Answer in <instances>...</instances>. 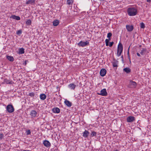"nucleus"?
Masks as SVG:
<instances>
[{"mask_svg":"<svg viewBox=\"0 0 151 151\" xmlns=\"http://www.w3.org/2000/svg\"><path fill=\"white\" fill-rule=\"evenodd\" d=\"M56 88H58V86H56Z\"/></svg>","mask_w":151,"mask_h":151,"instance_id":"nucleus-45","label":"nucleus"},{"mask_svg":"<svg viewBox=\"0 0 151 151\" xmlns=\"http://www.w3.org/2000/svg\"><path fill=\"white\" fill-rule=\"evenodd\" d=\"M128 14L129 16H134L136 15L137 13V10L134 8H129L127 9Z\"/></svg>","mask_w":151,"mask_h":151,"instance_id":"nucleus-1","label":"nucleus"},{"mask_svg":"<svg viewBox=\"0 0 151 151\" xmlns=\"http://www.w3.org/2000/svg\"><path fill=\"white\" fill-rule=\"evenodd\" d=\"M35 0H29L27 1L26 2V4H35Z\"/></svg>","mask_w":151,"mask_h":151,"instance_id":"nucleus-19","label":"nucleus"},{"mask_svg":"<svg viewBox=\"0 0 151 151\" xmlns=\"http://www.w3.org/2000/svg\"><path fill=\"white\" fill-rule=\"evenodd\" d=\"M43 143L44 145L47 147H49L51 146V144L49 142L46 140L44 141Z\"/></svg>","mask_w":151,"mask_h":151,"instance_id":"nucleus-11","label":"nucleus"},{"mask_svg":"<svg viewBox=\"0 0 151 151\" xmlns=\"http://www.w3.org/2000/svg\"><path fill=\"white\" fill-rule=\"evenodd\" d=\"M147 51V50L146 48H142L140 53L141 55H143Z\"/></svg>","mask_w":151,"mask_h":151,"instance_id":"nucleus-22","label":"nucleus"},{"mask_svg":"<svg viewBox=\"0 0 151 151\" xmlns=\"http://www.w3.org/2000/svg\"><path fill=\"white\" fill-rule=\"evenodd\" d=\"M89 45V42L87 41H86L84 42L82 41H80L78 43V45L79 47H83L86 46H87Z\"/></svg>","mask_w":151,"mask_h":151,"instance_id":"nucleus-3","label":"nucleus"},{"mask_svg":"<svg viewBox=\"0 0 151 151\" xmlns=\"http://www.w3.org/2000/svg\"><path fill=\"white\" fill-rule=\"evenodd\" d=\"M130 47V46H129V47L128 48V55H129V50Z\"/></svg>","mask_w":151,"mask_h":151,"instance_id":"nucleus-38","label":"nucleus"},{"mask_svg":"<svg viewBox=\"0 0 151 151\" xmlns=\"http://www.w3.org/2000/svg\"><path fill=\"white\" fill-rule=\"evenodd\" d=\"M137 55L138 56V57H140L141 56V55H140L139 54V53H138V52H137Z\"/></svg>","mask_w":151,"mask_h":151,"instance_id":"nucleus-37","label":"nucleus"},{"mask_svg":"<svg viewBox=\"0 0 151 151\" xmlns=\"http://www.w3.org/2000/svg\"><path fill=\"white\" fill-rule=\"evenodd\" d=\"M37 114V112L35 110H32L30 112V115L32 118H34L36 116Z\"/></svg>","mask_w":151,"mask_h":151,"instance_id":"nucleus-13","label":"nucleus"},{"mask_svg":"<svg viewBox=\"0 0 151 151\" xmlns=\"http://www.w3.org/2000/svg\"><path fill=\"white\" fill-rule=\"evenodd\" d=\"M27 95L33 98L34 99H36L38 96L37 94L33 92L29 93V94Z\"/></svg>","mask_w":151,"mask_h":151,"instance_id":"nucleus-8","label":"nucleus"},{"mask_svg":"<svg viewBox=\"0 0 151 151\" xmlns=\"http://www.w3.org/2000/svg\"><path fill=\"white\" fill-rule=\"evenodd\" d=\"M4 137V134L2 133H0V139H3Z\"/></svg>","mask_w":151,"mask_h":151,"instance_id":"nucleus-34","label":"nucleus"},{"mask_svg":"<svg viewBox=\"0 0 151 151\" xmlns=\"http://www.w3.org/2000/svg\"><path fill=\"white\" fill-rule=\"evenodd\" d=\"M2 84H13V82L11 80H9L7 79H5L4 80V82L2 83Z\"/></svg>","mask_w":151,"mask_h":151,"instance_id":"nucleus-7","label":"nucleus"},{"mask_svg":"<svg viewBox=\"0 0 151 151\" xmlns=\"http://www.w3.org/2000/svg\"><path fill=\"white\" fill-rule=\"evenodd\" d=\"M106 73V70L104 68L101 69L100 72V74L101 76H104Z\"/></svg>","mask_w":151,"mask_h":151,"instance_id":"nucleus-10","label":"nucleus"},{"mask_svg":"<svg viewBox=\"0 0 151 151\" xmlns=\"http://www.w3.org/2000/svg\"><path fill=\"white\" fill-rule=\"evenodd\" d=\"M40 98L41 99L44 100L46 98V95L44 94H41L40 95Z\"/></svg>","mask_w":151,"mask_h":151,"instance_id":"nucleus-24","label":"nucleus"},{"mask_svg":"<svg viewBox=\"0 0 151 151\" xmlns=\"http://www.w3.org/2000/svg\"><path fill=\"white\" fill-rule=\"evenodd\" d=\"M52 111L54 113L58 114L60 112V110L59 108L55 107L52 109Z\"/></svg>","mask_w":151,"mask_h":151,"instance_id":"nucleus-15","label":"nucleus"},{"mask_svg":"<svg viewBox=\"0 0 151 151\" xmlns=\"http://www.w3.org/2000/svg\"><path fill=\"white\" fill-rule=\"evenodd\" d=\"M147 1L148 2H150L151 1V0H147Z\"/></svg>","mask_w":151,"mask_h":151,"instance_id":"nucleus-39","label":"nucleus"},{"mask_svg":"<svg viewBox=\"0 0 151 151\" xmlns=\"http://www.w3.org/2000/svg\"><path fill=\"white\" fill-rule=\"evenodd\" d=\"M136 84H137L135 82L133 81H131V80L130 81V82H129L130 85H137Z\"/></svg>","mask_w":151,"mask_h":151,"instance_id":"nucleus-28","label":"nucleus"},{"mask_svg":"<svg viewBox=\"0 0 151 151\" xmlns=\"http://www.w3.org/2000/svg\"><path fill=\"white\" fill-rule=\"evenodd\" d=\"M64 103L68 107H70L72 106V103L66 99Z\"/></svg>","mask_w":151,"mask_h":151,"instance_id":"nucleus-16","label":"nucleus"},{"mask_svg":"<svg viewBox=\"0 0 151 151\" xmlns=\"http://www.w3.org/2000/svg\"><path fill=\"white\" fill-rule=\"evenodd\" d=\"M6 58L10 61L12 62L14 60V58L13 57L7 55L6 56Z\"/></svg>","mask_w":151,"mask_h":151,"instance_id":"nucleus-21","label":"nucleus"},{"mask_svg":"<svg viewBox=\"0 0 151 151\" xmlns=\"http://www.w3.org/2000/svg\"><path fill=\"white\" fill-rule=\"evenodd\" d=\"M18 35L21 34L22 33V31L21 30H19L17 33Z\"/></svg>","mask_w":151,"mask_h":151,"instance_id":"nucleus-36","label":"nucleus"},{"mask_svg":"<svg viewBox=\"0 0 151 151\" xmlns=\"http://www.w3.org/2000/svg\"><path fill=\"white\" fill-rule=\"evenodd\" d=\"M135 120V117L133 116H129L127 118V121L128 122H132Z\"/></svg>","mask_w":151,"mask_h":151,"instance_id":"nucleus-6","label":"nucleus"},{"mask_svg":"<svg viewBox=\"0 0 151 151\" xmlns=\"http://www.w3.org/2000/svg\"><path fill=\"white\" fill-rule=\"evenodd\" d=\"M114 44V42H110L109 46L110 47H111L112 46L113 44Z\"/></svg>","mask_w":151,"mask_h":151,"instance_id":"nucleus-35","label":"nucleus"},{"mask_svg":"<svg viewBox=\"0 0 151 151\" xmlns=\"http://www.w3.org/2000/svg\"><path fill=\"white\" fill-rule=\"evenodd\" d=\"M24 53V49L23 48H19V54H22Z\"/></svg>","mask_w":151,"mask_h":151,"instance_id":"nucleus-23","label":"nucleus"},{"mask_svg":"<svg viewBox=\"0 0 151 151\" xmlns=\"http://www.w3.org/2000/svg\"><path fill=\"white\" fill-rule=\"evenodd\" d=\"M126 27L127 29L129 32H132L134 29L133 26L132 25H127Z\"/></svg>","mask_w":151,"mask_h":151,"instance_id":"nucleus-9","label":"nucleus"},{"mask_svg":"<svg viewBox=\"0 0 151 151\" xmlns=\"http://www.w3.org/2000/svg\"><path fill=\"white\" fill-rule=\"evenodd\" d=\"M6 110L9 113H12L14 111V108L12 105L9 104L6 107Z\"/></svg>","mask_w":151,"mask_h":151,"instance_id":"nucleus-4","label":"nucleus"},{"mask_svg":"<svg viewBox=\"0 0 151 151\" xmlns=\"http://www.w3.org/2000/svg\"><path fill=\"white\" fill-rule=\"evenodd\" d=\"M69 85H75L74 83H70V84Z\"/></svg>","mask_w":151,"mask_h":151,"instance_id":"nucleus-41","label":"nucleus"},{"mask_svg":"<svg viewBox=\"0 0 151 151\" xmlns=\"http://www.w3.org/2000/svg\"><path fill=\"white\" fill-rule=\"evenodd\" d=\"M123 47L121 43H119L118 45L117 50V55L118 56H119L121 53L122 52Z\"/></svg>","mask_w":151,"mask_h":151,"instance_id":"nucleus-2","label":"nucleus"},{"mask_svg":"<svg viewBox=\"0 0 151 151\" xmlns=\"http://www.w3.org/2000/svg\"><path fill=\"white\" fill-rule=\"evenodd\" d=\"M100 1H104V0H99Z\"/></svg>","mask_w":151,"mask_h":151,"instance_id":"nucleus-43","label":"nucleus"},{"mask_svg":"<svg viewBox=\"0 0 151 151\" xmlns=\"http://www.w3.org/2000/svg\"><path fill=\"white\" fill-rule=\"evenodd\" d=\"M76 86H68V88L71 89V90H74Z\"/></svg>","mask_w":151,"mask_h":151,"instance_id":"nucleus-29","label":"nucleus"},{"mask_svg":"<svg viewBox=\"0 0 151 151\" xmlns=\"http://www.w3.org/2000/svg\"><path fill=\"white\" fill-rule=\"evenodd\" d=\"M118 61L115 59L114 58L113 59V60L112 62V65L114 67H116V68L118 67Z\"/></svg>","mask_w":151,"mask_h":151,"instance_id":"nucleus-12","label":"nucleus"},{"mask_svg":"<svg viewBox=\"0 0 151 151\" xmlns=\"http://www.w3.org/2000/svg\"><path fill=\"white\" fill-rule=\"evenodd\" d=\"M114 151H119L118 150H115Z\"/></svg>","mask_w":151,"mask_h":151,"instance_id":"nucleus-44","label":"nucleus"},{"mask_svg":"<svg viewBox=\"0 0 151 151\" xmlns=\"http://www.w3.org/2000/svg\"><path fill=\"white\" fill-rule=\"evenodd\" d=\"M89 132L86 130L83 133V137L87 138L88 136Z\"/></svg>","mask_w":151,"mask_h":151,"instance_id":"nucleus-14","label":"nucleus"},{"mask_svg":"<svg viewBox=\"0 0 151 151\" xmlns=\"http://www.w3.org/2000/svg\"><path fill=\"white\" fill-rule=\"evenodd\" d=\"M129 60H130V63H131L130 59H129Z\"/></svg>","mask_w":151,"mask_h":151,"instance_id":"nucleus-46","label":"nucleus"},{"mask_svg":"<svg viewBox=\"0 0 151 151\" xmlns=\"http://www.w3.org/2000/svg\"><path fill=\"white\" fill-rule=\"evenodd\" d=\"M10 18H12L17 20H20V17L18 16H16L15 15H12L10 17Z\"/></svg>","mask_w":151,"mask_h":151,"instance_id":"nucleus-17","label":"nucleus"},{"mask_svg":"<svg viewBox=\"0 0 151 151\" xmlns=\"http://www.w3.org/2000/svg\"><path fill=\"white\" fill-rule=\"evenodd\" d=\"M59 23V21L58 20H55L53 22V25L54 26H56L58 25Z\"/></svg>","mask_w":151,"mask_h":151,"instance_id":"nucleus-20","label":"nucleus"},{"mask_svg":"<svg viewBox=\"0 0 151 151\" xmlns=\"http://www.w3.org/2000/svg\"><path fill=\"white\" fill-rule=\"evenodd\" d=\"M140 27L142 28H144L145 27V25L144 24L143 22H141L140 23Z\"/></svg>","mask_w":151,"mask_h":151,"instance_id":"nucleus-31","label":"nucleus"},{"mask_svg":"<svg viewBox=\"0 0 151 151\" xmlns=\"http://www.w3.org/2000/svg\"><path fill=\"white\" fill-rule=\"evenodd\" d=\"M26 134L27 135H30L31 134V131L29 129H27L26 131Z\"/></svg>","mask_w":151,"mask_h":151,"instance_id":"nucleus-32","label":"nucleus"},{"mask_svg":"<svg viewBox=\"0 0 151 151\" xmlns=\"http://www.w3.org/2000/svg\"><path fill=\"white\" fill-rule=\"evenodd\" d=\"M109 40L108 39H106L105 40L106 45L107 46L109 45Z\"/></svg>","mask_w":151,"mask_h":151,"instance_id":"nucleus-33","label":"nucleus"},{"mask_svg":"<svg viewBox=\"0 0 151 151\" xmlns=\"http://www.w3.org/2000/svg\"><path fill=\"white\" fill-rule=\"evenodd\" d=\"M73 3V0H67V4L70 5H72Z\"/></svg>","mask_w":151,"mask_h":151,"instance_id":"nucleus-26","label":"nucleus"},{"mask_svg":"<svg viewBox=\"0 0 151 151\" xmlns=\"http://www.w3.org/2000/svg\"><path fill=\"white\" fill-rule=\"evenodd\" d=\"M124 71L125 72L127 73H129L131 72V69L128 67L126 68L123 69Z\"/></svg>","mask_w":151,"mask_h":151,"instance_id":"nucleus-18","label":"nucleus"},{"mask_svg":"<svg viewBox=\"0 0 151 151\" xmlns=\"http://www.w3.org/2000/svg\"><path fill=\"white\" fill-rule=\"evenodd\" d=\"M121 58H122V60H123V55H122V56H121Z\"/></svg>","mask_w":151,"mask_h":151,"instance_id":"nucleus-42","label":"nucleus"},{"mask_svg":"<svg viewBox=\"0 0 151 151\" xmlns=\"http://www.w3.org/2000/svg\"><path fill=\"white\" fill-rule=\"evenodd\" d=\"M100 93H97V94L103 96H106L107 95L108 93L106 92V90L105 88H104L101 90Z\"/></svg>","mask_w":151,"mask_h":151,"instance_id":"nucleus-5","label":"nucleus"},{"mask_svg":"<svg viewBox=\"0 0 151 151\" xmlns=\"http://www.w3.org/2000/svg\"><path fill=\"white\" fill-rule=\"evenodd\" d=\"M26 63H26V61H25V63H23V64H24V65H26Z\"/></svg>","mask_w":151,"mask_h":151,"instance_id":"nucleus-40","label":"nucleus"},{"mask_svg":"<svg viewBox=\"0 0 151 151\" xmlns=\"http://www.w3.org/2000/svg\"><path fill=\"white\" fill-rule=\"evenodd\" d=\"M112 33L111 32H109L108 33L107 37L109 38V40H110V37L112 36Z\"/></svg>","mask_w":151,"mask_h":151,"instance_id":"nucleus-30","label":"nucleus"},{"mask_svg":"<svg viewBox=\"0 0 151 151\" xmlns=\"http://www.w3.org/2000/svg\"><path fill=\"white\" fill-rule=\"evenodd\" d=\"M32 22L31 20L28 19L26 22V24L27 25H30L31 24Z\"/></svg>","mask_w":151,"mask_h":151,"instance_id":"nucleus-27","label":"nucleus"},{"mask_svg":"<svg viewBox=\"0 0 151 151\" xmlns=\"http://www.w3.org/2000/svg\"><path fill=\"white\" fill-rule=\"evenodd\" d=\"M97 134V132L95 131H92L91 132V134L90 136V137H92L94 136L96 137V135Z\"/></svg>","mask_w":151,"mask_h":151,"instance_id":"nucleus-25","label":"nucleus"}]
</instances>
